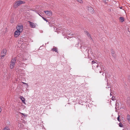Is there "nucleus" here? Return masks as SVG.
Instances as JSON below:
<instances>
[{
  "instance_id": "f257e3e1",
  "label": "nucleus",
  "mask_w": 130,
  "mask_h": 130,
  "mask_svg": "<svg viewBox=\"0 0 130 130\" xmlns=\"http://www.w3.org/2000/svg\"><path fill=\"white\" fill-rule=\"evenodd\" d=\"M16 57H14L12 59L9 66L10 68L11 69H12L15 66V63L16 62Z\"/></svg>"
},
{
  "instance_id": "f03ea898",
  "label": "nucleus",
  "mask_w": 130,
  "mask_h": 130,
  "mask_svg": "<svg viewBox=\"0 0 130 130\" xmlns=\"http://www.w3.org/2000/svg\"><path fill=\"white\" fill-rule=\"evenodd\" d=\"M92 63L93 68L94 69V68H95V71H97V69L98 68V67L99 66L98 64L93 61H92Z\"/></svg>"
},
{
  "instance_id": "7ed1b4c3",
  "label": "nucleus",
  "mask_w": 130,
  "mask_h": 130,
  "mask_svg": "<svg viewBox=\"0 0 130 130\" xmlns=\"http://www.w3.org/2000/svg\"><path fill=\"white\" fill-rule=\"evenodd\" d=\"M17 30L21 32H22L23 30V25H18L16 27Z\"/></svg>"
},
{
  "instance_id": "20e7f679",
  "label": "nucleus",
  "mask_w": 130,
  "mask_h": 130,
  "mask_svg": "<svg viewBox=\"0 0 130 130\" xmlns=\"http://www.w3.org/2000/svg\"><path fill=\"white\" fill-rule=\"evenodd\" d=\"M7 53V50L5 48H4L1 53V59H2L6 55Z\"/></svg>"
},
{
  "instance_id": "39448f33",
  "label": "nucleus",
  "mask_w": 130,
  "mask_h": 130,
  "mask_svg": "<svg viewBox=\"0 0 130 130\" xmlns=\"http://www.w3.org/2000/svg\"><path fill=\"white\" fill-rule=\"evenodd\" d=\"M44 12L47 16L51 17L52 15V13L51 11H44Z\"/></svg>"
},
{
  "instance_id": "423d86ee",
  "label": "nucleus",
  "mask_w": 130,
  "mask_h": 130,
  "mask_svg": "<svg viewBox=\"0 0 130 130\" xmlns=\"http://www.w3.org/2000/svg\"><path fill=\"white\" fill-rule=\"evenodd\" d=\"M84 33L89 38L90 40H92L93 42H94L92 38L91 37L88 31L87 30L84 31Z\"/></svg>"
},
{
  "instance_id": "0eeeda50",
  "label": "nucleus",
  "mask_w": 130,
  "mask_h": 130,
  "mask_svg": "<svg viewBox=\"0 0 130 130\" xmlns=\"http://www.w3.org/2000/svg\"><path fill=\"white\" fill-rule=\"evenodd\" d=\"M21 32L20 31H17V30H16L14 33L15 37H17L20 34V33Z\"/></svg>"
},
{
  "instance_id": "6e6552de",
  "label": "nucleus",
  "mask_w": 130,
  "mask_h": 130,
  "mask_svg": "<svg viewBox=\"0 0 130 130\" xmlns=\"http://www.w3.org/2000/svg\"><path fill=\"white\" fill-rule=\"evenodd\" d=\"M24 2L21 1H19L16 2L15 4L16 5L19 6L20 4H24Z\"/></svg>"
},
{
  "instance_id": "1a4fd4ad",
  "label": "nucleus",
  "mask_w": 130,
  "mask_h": 130,
  "mask_svg": "<svg viewBox=\"0 0 130 130\" xmlns=\"http://www.w3.org/2000/svg\"><path fill=\"white\" fill-rule=\"evenodd\" d=\"M102 69L101 67L99 66L98 67V69L97 70V71H96V72H99L100 73H101L102 72Z\"/></svg>"
},
{
  "instance_id": "9d476101",
  "label": "nucleus",
  "mask_w": 130,
  "mask_h": 130,
  "mask_svg": "<svg viewBox=\"0 0 130 130\" xmlns=\"http://www.w3.org/2000/svg\"><path fill=\"white\" fill-rule=\"evenodd\" d=\"M63 32H62V34L63 35H65L67 32V31H68V30L67 29H62Z\"/></svg>"
},
{
  "instance_id": "9b49d317",
  "label": "nucleus",
  "mask_w": 130,
  "mask_h": 130,
  "mask_svg": "<svg viewBox=\"0 0 130 130\" xmlns=\"http://www.w3.org/2000/svg\"><path fill=\"white\" fill-rule=\"evenodd\" d=\"M20 98L22 100V103L24 104H26V103L25 102V99L22 96H21Z\"/></svg>"
},
{
  "instance_id": "f8f14e48",
  "label": "nucleus",
  "mask_w": 130,
  "mask_h": 130,
  "mask_svg": "<svg viewBox=\"0 0 130 130\" xmlns=\"http://www.w3.org/2000/svg\"><path fill=\"white\" fill-rule=\"evenodd\" d=\"M127 102L126 103L129 106H130V97H128L127 98Z\"/></svg>"
},
{
  "instance_id": "ddd939ff",
  "label": "nucleus",
  "mask_w": 130,
  "mask_h": 130,
  "mask_svg": "<svg viewBox=\"0 0 130 130\" xmlns=\"http://www.w3.org/2000/svg\"><path fill=\"white\" fill-rule=\"evenodd\" d=\"M87 9L90 11H93V8L91 6H88L87 7Z\"/></svg>"
},
{
  "instance_id": "4468645a",
  "label": "nucleus",
  "mask_w": 130,
  "mask_h": 130,
  "mask_svg": "<svg viewBox=\"0 0 130 130\" xmlns=\"http://www.w3.org/2000/svg\"><path fill=\"white\" fill-rule=\"evenodd\" d=\"M127 119L130 123V115H129L128 114H127Z\"/></svg>"
},
{
  "instance_id": "2eb2a0df",
  "label": "nucleus",
  "mask_w": 130,
  "mask_h": 130,
  "mask_svg": "<svg viewBox=\"0 0 130 130\" xmlns=\"http://www.w3.org/2000/svg\"><path fill=\"white\" fill-rule=\"evenodd\" d=\"M71 30H70V31L68 30V31H67V32L66 34H68L70 35H73V34H72V32H71Z\"/></svg>"
},
{
  "instance_id": "dca6fc26",
  "label": "nucleus",
  "mask_w": 130,
  "mask_h": 130,
  "mask_svg": "<svg viewBox=\"0 0 130 130\" xmlns=\"http://www.w3.org/2000/svg\"><path fill=\"white\" fill-rule=\"evenodd\" d=\"M52 50L53 51V52H55L57 53L58 52L57 48H53L52 49Z\"/></svg>"
},
{
  "instance_id": "f3484780",
  "label": "nucleus",
  "mask_w": 130,
  "mask_h": 130,
  "mask_svg": "<svg viewBox=\"0 0 130 130\" xmlns=\"http://www.w3.org/2000/svg\"><path fill=\"white\" fill-rule=\"evenodd\" d=\"M120 21L121 22H123L124 21V18L123 17H120L119 19Z\"/></svg>"
},
{
  "instance_id": "a211bd4d",
  "label": "nucleus",
  "mask_w": 130,
  "mask_h": 130,
  "mask_svg": "<svg viewBox=\"0 0 130 130\" xmlns=\"http://www.w3.org/2000/svg\"><path fill=\"white\" fill-rule=\"evenodd\" d=\"M18 65H19L20 67H24L25 66L26 64L24 63H22V64H20V65H19L18 64Z\"/></svg>"
},
{
  "instance_id": "6ab92c4d",
  "label": "nucleus",
  "mask_w": 130,
  "mask_h": 130,
  "mask_svg": "<svg viewBox=\"0 0 130 130\" xmlns=\"http://www.w3.org/2000/svg\"><path fill=\"white\" fill-rule=\"evenodd\" d=\"M3 130H10V129L7 127H5L4 129Z\"/></svg>"
},
{
  "instance_id": "aec40b11",
  "label": "nucleus",
  "mask_w": 130,
  "mask_h": 130,
  "mask_svg": "<svg viewBox=\"0 0 130 130\" xmlns=\"http://www.w3.org/2000/svg\"><path fill=\"white\" fill-rule=\"evenodd\" d=\"M30 27L31 28H35L36 27V25H29Z\"/></svg>"
},
{
  "instance_id": "412c9836",
  "label": "nucleus",
  "mask_w": 130,
  "mask_h": 130,
  "mask_svg": "<svg viewBox=\"0 0 130 130\" xmlns=\"http://www.w3.org/2000/svg\"><path fill=\"white\" fill-rule=\"evenodd\" d=\"M119 103H116V106L115 107V109H117V107L119 106Z\"/></svg>"
},
{
  "instance_id": "4be33fe9",
  "label": "nucleus",
  "mask_w": 130,
  "mask_h": 130,
  "mask_svg": "<svg viewBox=\"0 0 130 130\" xmlns=\"http://www.w3.org/2000/svg\"><path fill=\"white\" fill-rule=\"evenodd\" d=\"M119 126L120 127H123V125H122V124L121 123H120L119 124Z\"/></svg>"
},
{
  "instance_id": "5701e85b",
  "label": "nucleus",
  "mask_w": 130,
  "mask_h": 130,
  "mask_svg": "<svg viewBox=\"0 0 130 130\" xmlns=\"http://www.w3.org/2000/svg\"><path fill=\"white\" fill-rule=\"evenodd\" d=\"M111 55H112V56L113 57H114V58H116V54H115V53H114L113 54H111Z\"/></svg>"
},
{
  "instance_id": "b1692460",
  "label": "nucleus",
  "mask_w": 130,
  "mask_h": 130,
  "mask_svg": "<svg viewBox=\"0 0 130 130\" xmlns=\"http://www.w3.org/2000/svg\"><path fill=\"white\" fill-rule=\"evenodd\" d=\"M120 116L119 115H118V116L117 118V120L119 122H120L121 121V120L120 119Z\"/></svg>"
},
{
  "instance_id": "393cba45",
  "label": "nucleus",
  "mask_w": 130,
  "mask_h": 130,
  "mask_svg": "<svg viewBox=\"0 0 130 130\" xmlns=\"http://www.w3.org/2000/svg\"><path fill=\"white\" fill-rule=\"evenodd\" d=\"M77 1L80 3H82L83 1L82 0H77Z\"/></svg>"
},
{
  "instance_id": "a878e982",
  "label": "nucleus",
  "mask_w": 130,
  "mask_h": 130,
  "mask_svg": "<svg viewBox=\"0 0 130 130\" xmlns=\"http://www.w3.org/2000/svg\"><path fill=\"white\" fill-rule=\"evenodd\" d=\"M42 19L44 20H45V21H46V22H47V20L45 18H44V17H42Z\"/></svg>"
},
{
  "instance_id": "bb28decb",
  "label": "nucleus",
  "mask_w": 130,
  "mask_h": 130,
  "mask_svg": "<svg viewBox=\"0 0 130 130\" xmlns=\"http://www.w3.org/2000/svg\"><path fill=\"white\" fill-rule=\"evenodd\" d=\"M111 54H113L114 53H115L114 52V51H113V50H111Z\"/></svg>"
},
{
  "instance_id": "cd10ccee",
  "label": "nucleus",
  "mask_w": 130,
  "mask_h": 130,
  "mask_svg": "<svg viewBox=\"0 0 130 130\" xmlns=\"http://www.w3.org/2000/svg\"><path fill=\"white\" fill-rule=\"evenodd\" d=\"M19 113H20L23 116H24L25 117V116H26V115H25V114L24 113H22L20 112H19Z\"/></svg>"
},
{
  "instance_id": "c85d7f7f",
  "label": "nucleus",
  "mask_w": 130,
  "mask_h": 130,
  "mask_svg": "<svg viewBox=\"0 0 130 130\" xmlns=\"http://www.w3.org/2000/svg\"><path fill=\"white\" fill-rule=\"evenodd\" d=\"M111 99L112 100H114L115 99H114V96H112V98H111Z\"/></svg>"
},
{
  "instance_id": "c756f323",
  "label": "nucleus",
  "mask_w": 130,
  "mask_h": 130,
  "mask_svg": "<svg viewBox=\"0 0 130 130\" xmlns=\"http://www.w3.org/2000/svg\"><path fill=\"white\" fill-rule=\"evenodd\" d=\"M80 47H81V49H82V50H83V48L84 47L83 46H80Z\"/></svg>"
},
{
  "instance_id": "7c9ffc66",
  "label": "nucleus",
  "mask_w": 130,
  "mask_h": 130,
  "mask_svg": "<svg viewBox=\"0 0 130 130\" xmlns=\"http://www.w3.org/2000/svg\"><path fill=\"white\" fill-rule=\"evenodd\" d=\"M50 26V27H53L54 28V25H49Z\"/></svg>"
},
{
  "instance_id": "2f4dec72",
  "label": "nucleus",
  "mask_w": 130,
  "mask_h": 130,
  "mask_svg": "<svg viewBox=\"0 0 130 130\" xmlns=\"http://www.w3.org/2000/svg\"><path fill=\"white\" fill-rule=\"evenodd\" d=\"M54 29L55 30H57V28H56V27H55V28H54Z\"/></svg>"
},
{
  "instance_id": "473e14b6",
  "label": "nucleus",
  "mask_w": 130,
  "mask_h": 130,
  "mask_svg": "<svg viewBox=\"0 0 130 130\" xmlns=\"http://www.w3.org/2000/svg\"><path fill=\"white\" fill-rule=\"evenodd\" d=\"M2 111V109L1 108V107L0 108V112H1Z\"/></svg>"
},
{
  "instance_id": "72a5a7b5",
  "label": "nucleus",
  "mask_w": 130,
  "mask_h": 130,
  "mask_svg": "<svg viewBox=\"0 0 130 130\" xmlns=\"http://www.w3.org/2000/svg\"><path fill=\"white\" fill-rule=\"evenodd\" d=\"M29 24H31V25L32 24V23H31V22H29Z\"/></svg>"
},
{
  "instance_id": "f704fd0d",
  "label": "nucleus",
  "mask_w": 130,
  "mask_h": 130,
  "mask_svg": "<svg viewBox=\"0 0 130 130\" xmlns=\"http://www.w3.org/2000/svg\"><path fill=\"white\" fill-rule=\"evenodd\" d=\"M78 46V44L76 45H75L77 47Z\"/></svg>"
},
{
  "instance_id": "c9c22d12",
  "label": "nucleus",
  "mask_w": 130,
  "mask_h": 130,
  "mask_svg": "<svg viewBox=\"0 0 130 130\" xmlns=\"http://www.w3.org/2000/svg\"><path fill=\"white\" fill-rule=\"evenodd\" d=\"M40 32V33H42L43 32V31L42 30H41Z\"/></svg>"
},
{
  "instance_id": "e433bc0d",
  "label": "nucleus",
  "mask_w": 130,
  "mask_h": 130,
  "mask_svg": "<svg viewBox=\"0 0 130 130\" xmlns=\"http://www.w3.org/2000/svg\"><path fill=\"white\" fill-rule=\"evenodd\" d=\"M11 23H13V21H11Z\"/></svg>"
},
{
  "instance_id": "4c0bfd02",
  "label": "nucleus",
  "mask_w": 130,
  "mask_h": 130,
  "mask_svg": "<svg viewBox=\"0 0 130 130\" xmlns=\"http://www.w3.org/2000/svg\"><path fill=\"white\" fill-rule=\"evenodd\" d=\"M84 49H85V50H87V47H86L85 48H84Z\"/></svg>"
},
{
  "instance_id": "58836bf2",
  "label": "nucleus",
  "mask_w": 130,
  "mask_h": 130,
  "mask_svg": "<svg viewBox=\"0 0 130 130\" xmlns=\"http://www.w3.org/2000/svg\"><path fill=\"white\" fill-rule=\"evenodd\" d=\"M41 46H40V47L39 48V50H41Z\"/></svg>"
},
{
  "instance_id": "ea45409f",
  "label": "nucleus",
  "mask_w": 130,
  "mask_h": 130,
  "mask_svg": "<svg viewBox=\"0 0 130 130\" xmlns=\"http://www.w3.org/2000/svg\"><path fill=\"white\" fill-rule=\"evenodd\" d=\"M112 95V94H111V92L110 93V95Z\"/></svg>"
},
{
  "instance_id": "a19ab883",
  "label": "nucleus",
  "mask_w": 130,
  "mask_h": 130,
  "mask_svg": "<svg viewBox=\"0 0 130 130\" xmlns=\"http://www.w3.org/2000/svg\"><path fill=\"white\" fill-rule=\"evenodd\" d=\"M24 84H26V83H23Z\"/></svg>"
},
{
  "instance_id": "79ce46f5",
  "label": "nucleus",
  "mask_w": 130,
  "mask_h": 130,
  "mask_svg": "<svg viewBox=\"0 0 130 130\" xmlns=\"http://www.w3.org/2000/svg\"><path fill=\"white\" fill-rule=\"evenodd\" d=\"M108 85L107 86V87L108 88H109V86L108 87Z\"/></svg>"
},
{
  "instance_id": "37998d69",
  "label": "nucleus",
  "mask_w": 130,
  "mask_h": 130,
  "mask_svg": "<svg viewBox=\"0 0 130 130\" xmlns=\"http://www.w3.org/2000/svg\"><path fill=\"white\" fill-rule=\"evenodd\" d=\"M39 14V15H40V16L41 17H42V16H41V15H40V14Z\"/></svg>"
},
{
  "instance_id": "c03bdc74",
  "label": "nucleus",
  "mask_w": 130,
  "mask_h": 130,
  "mask_svg": "<svg viewBox=\"0 0 130 130\" xmlns=\"http://www.w3.org/2000/svg\"><path fill=\"white\" fill-rule=\"evenodd\" d=\"M14 7H15V5L14 6Z\"/></svg>"
},
{
  "instance_id": "a18cd8bd",
  "label": "nucleus",
  "mask_w": 130,
  "mask_h": 130,
  "mask_svg": "<svg viewBox=\"0 0 130 130\" xmlns=\"http://www.w3.org/2000/svg\"><path fill=\"white\" fill-rule=\"evenodd\" d=\"M1 107L0 106V108Z\"/></svg>"
}]
</instances>
